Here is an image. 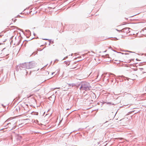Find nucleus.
I'll return each mask as SVG.
<instances>
[{"instance_id":"nucleus-1","label":"nucleus","mask_w":146,"mask_h":146,"mask_svg":"<svg viewBox=\"0 0 146 146\" xmlns=\"http://www.w3.org/2000/svg\"><path fill=\"white\" fill-rule=\"evenodd\" d=\"M81 86L80 88V90H85L86 91L90 90L91 87L90 83L86 82H83L80 84Z\"/></svg>"},{"instance_id":"nucleus-2","label":"nucleus","mask_w":146,"mask_h":146,"mask_svg":"<svg viewBox=\"0 0 146 146\" xmlns=\"http://www.w3.org/2000/svg\"><path fill=\"white\" fill-rule=\"evenodd\" d=\"M36 64L35 62L32 61L29 62V63L27 62V69H30L33 68L36 66Z\"/></svg>"},{"instance_id":"nucleus-3","label":"nucleus","mask_w":146,"mask_h":146,"mask_svg":"<svg viewBox=\"0 0 146 146\" xmlns=\"http://www.w3.org/2000/svg\"><path fill=\"white\" fill-rule=\"evenodd\" d=\"M129 28L127 27L124 28L122 29L121 30H118L117 29V30L119 32H124L125 33H129Z\"/></svg>"},{"instance_id":"nucleus-4","label":"nucleus","mask_w":146,"mask_h":146,"mask_svg":"<svg viewBox=\"0 0 146 146\" xmlns=\"http://www.w3.org/2000/svg\"><path fill=\"white\" fill-rule=\"evenodd\" d=\"M27 62H25L21 64H19V68H24L25 70V69H27Z\"/></svg>"},{"instance_id":"nucleus-5","label":"nucleus","mask_w":146,"mask_h":146,"mask_svg":"<svg viewBox=\"0 0 146 146\" xmlns=\"http://www.w3.org/2000/svg\"><path fill=\"white\" fill-rule=\"evenodd\" d=\"M118 78L120 80V82L123 81V80H126L125 78H127L124 77L123 76H118Z\"/></svg>"},{"instance_id":"nucleus-6","label":"nucleus","mask_w":146,"mask_h":146,"mask_svg":"<svg viewBox=\"0 0 146 146\" xmlns=\"http://www.w3.org/2000/svg\"><path fill=\"white\" fill-rule=\"evenodd\" d=\"M102 103L103 104H104L105 103H106L107 104H109V105H114L116 104H114L113 103H111V102H104V101Z\"/></svg>"},{"instance_id":"nucleus-7","label":"nucleus","mask_w":146,"mask_h":146,"mask_svg":"<svg viewBox=\"0 0 146 146\" xmlns=\"http://www.w3.org/2000/svg\"><path fill=\"white\" fill-rule=\"evenodd\" d=\"M68 86L69 87H74L76 86V84L74 83H72V84H68Z\"/></svg>"},{"instance_id":"nucleus-8","label":"nucleus","mask_w":146,"mask_h":146,"mask_svg":"<svg viewBox=\"0 0 146 146\" xmlns=\"http://www.w3.org/2000/svg\"><path fill=\"white\" fill-rule=\"evenodd\" d=\"M70 61H65L64 62L65 63V64H66L67 65V66H68L70 64Z\"/></svg>"},{"instance_id":"nucleus-9","label":"nucleus","mask_w":146,"mask_h":146,"mask_svg":"<svg viewBox=\"0 0 146 146\" xmlns=\"http://www.w3.org/2000/svg\"><path fill=\"white\" fill-rule=\"evenodd\" d=\"M106 119L107 120V121H106L105 123H106L107 122H108L109 121L111 120V119H110V117L109 116H107V117H106Z\"/></svg>"},{"instance_id":"nucleus-10","label":"nucleus","mask_w":146,"mask_h":146,"mask_svg":"<svg viewBox=\"0 0 146 146\" xmlns=\"http://www.w3.org/2000/svg\"><path fill=\"white\" fill-rule=\"evenodd\" d=\"M15 125H13L12 127H11L10 128V129H9V130H11L13 129H15Z\"/></svg>"},{"instance_id":"nucleus-11","label":"nucleus","mask_w":146,"mask_h":146,"mask_svg":"<svg viewBox=\"0 0 146 146\" xmlns=\"http://www.w3.org/2000/svg\"><path fill=\"white\" fill-rule=\"evenodd\" d=\"M42 40H49V45H50V43L51 41V39H46V38H43L42 39Z\"/></svg>"},{"instance_id":"nucleus-12","label":"nucleus","mask_w":146,"mask_h":146,"mask_svg":"<svg viewBox=\"0 0 146 146\" xmlns=\"http://www.w3.org/2000/svg\"><path fill=\"white\" fill-rule=\"evenodd\" d=\"M108 74L109 76H110L111 75H112L113 76L112 77H113V76H115V75L114 74L111 73H108Z\"/></svg>"},{"instance_id":"nucleus-13","label":"nucleus","mask_w":146,"mask_h":146,"mask_svg":"<svg viewBox=\"0 0 146 146\" xmlns=\"http://www.w3.org/2000/svg\"><path fill=\"white\" fill-rule=\"evenodd\" d=\"M127 51L128 52H131V53H133L134 54H135V52H132V51Z\"/></svg>"},{"instance_id":"nucleus-14","label":"nucleus","mask_w":146,"mask_h":146,"mask_svg":"<svg viewBox=\"0 0 146 146\" xmlns=\"http://www.w3.org/2000/svg\"><path fill=\"white\" fill-rule=\"evenodd\" d=\"M105 56H106V57H108L109 56V55L108 54H106V55Z\"/></svg>"},{"instance_id":"nucleus-15","label":"nucleus","mask_w":146,"mask_h":146,"mask_svg":"<svg viewBox=\"0 0 146 146\" xmlns=\"http://www.w3.org/2000/svg\"><path fill=\"white\" fill-rule=\"evenodd\" d=\"M68 58V56L65 57L63 59V60L66 59V58Z\"/></svg>"},{"instance_id":"nucleus-16","label":"nucleus","mask_w":146,"mask_h":146,"mask_svg":"<svg viewBox=\"0 0 146 146\" xmlns=\"http://www.w3.org/2000/svg\"><path fill=\"white\" fill-rule=\"evenodd\" d=\"M11 123H7V125H9V126H10V125H11ZM8 127H9V126Z\"/></svg>"},{"instance_id":"nucleus-17","label":"nucleus","mask_w":146,"mask_h":146,"mask_svg":"<svg viewBox=\"0 0 146 146\" xmlns=\"http://www.w3.org/2000/svg\"><path fill=\"white\" fill-rule=\"evenodd\" d=\"M140 70L141 71L142 70H143V68H140Z\"/></svg>"},{"instance_id":"nucleus-18","label":"nucleus","mask_w":146,"mask_h":146,"mask_svg":"<svg viewBox=\"0 0 146 146\" xmlns=\"http://www.w3.org/2000/svg\"><path fill=\"white\" fill-rule=\"evenodd\" d=\"M48 8L49 9H52V7H48Z\"/></svg>"},{"instance_id":"nucleus-19","label":"nucleus","mask_w":146,"mask_h":146,"mask_svg":"<svg viewBox=\"0 0 146 146\" xmlns=\"http://www.w3.org/2000/svg\"><path fill=\"white\" fill-rule=\"evenodd\" d=\"M16 20H16V19H15V20H14V22H15L16 21Z\"/></svg>"},{"instance_id":"nucleus-20","label":"nucleus","mask_w":146,"mask_h":146,"mask_svg":"<svg viewBox=\"0 0 146 146\" xmlns=\"http://www.w3.org/2000/svg\"><path fill=\"white\" fill-rule=\"evenodd\" d=\"M118 40V39H117L116 38H115V39L114 40Z\"/></svg>"},{"instance_id":"nucleus-21","label":"nucleus","mask_w":146,"mask_h":146,"mask_svg":"<svg viewBox=\"0 0 146 146\" xmlns=\"http://www.w3.org/2000/svg\"><path fill=\"white\" fill-rule=\"evenodd\" d=\"M107 81H108V82H109V80L108 79H107Z\"/></svg>"},{"instance_id":"nucleus-22","label":"nucleus","mask_w":146,"mask_h":146,"mask_svg":"<svg viewBox=\"0 0 146 146\" xmlns=\"http://www.w3.org/2000/svg\"><path fill=\"white\" fill-rule=\"evenodd\" d=\"M18 29H19V30H20V31H21V30H22V29H20V28H18Z\"/></svg>"},{"instance_id":"nucleus-23","label":"nucleus","mask_w":146,"mask_h":146,"mask_svg":"<svg viewBox=\"0 0 146 146\" xmlns=\"http://www.w3.org/2000/svg\"><path fill=\"white\" fill-rule=\"evenodd\" d=\"M19 44V42L18 43L17 45H18Z\"/></svg>"},{"instance_id":"nucleus-24","label":"nucleus","mask_w":146,"mask_h":146,"mask_svg":"<svg viewBox=\"0 0 146 146\" xmlns=\"http://www.w3.org/2000/svg\"><path fill=\"white\" fill-rule=\"evenodd\" d=\"M54 72H53V73H52V75H53V74H54Z\"/></svg>"},{"instance_id":"nucleus-25","label":"nucleus","mask_w":146,"mask_h":146,"mask_svg":"<svg viewBox=\"0 0 146 146\" xmlns=\"http://www.w3.org/2000/svg\"><path fill=\"white\" fill-rule=\"evenodd\" d=\"M98 75H97V78H96V79L97 78H98Z\"/></svg>"},{"instance_id":"nucleus-26","label":"nucleus","mask_w":146,"mask_h":146,"mask_svg":"<svg viewBox=\"0 0 146 146\" xmlns=\"http://www.w3.org/2000/svg\"><path fill=\"white\" fill-rule=\"evenodd\" d=\"M36 115H38V113H36Z\"/></svg>"},{"instance_id":"nucleus-27","label":"nucleus","mask_w":146,"mask_h":146,"mask_svg":"<svg viewBox=\"0 0 146 146\" xmlns=\"http://www.w3.org/2000/svg\"><path fill=\"white\" fill-rule=\"evenodd\" d=\"M125 54H128L127 53H125Z\"/></svg>"},{"instance_id":"nucleus-28","label":"nucleus","mask_w":146,"mask_h":146,"mask_svg":"<svg viewBox=\"0 0 146 146\" xmlns=\"http://www.w3.org/2000/svg\"><path fill=\"white\" fill-rule=\"evenodd\" d=\"M27 31H29V30H26V32H27Z\"/></svg>"},{"instance_id":"nucleus-29","label":"nucleus","mask_w":146,"mask_h":146,"mask_svg":"<svg viewBox=\"0 0 146 146\" xmlns=\"http://www.w3.org/2000/svg\"><path fill=\"white\" fill-rule=\"evenodd\" d=\"M107 50H106L105 51H104V52H106Z\"/></svg>"},{"instance_id":"nucleus-30","label":"nucleus","mask_w":146,"mask_h":146,"mask_svg":"<svg viewBox=\"0 0 146 146\" xmlns=\"http://www.w3.org/2000/svg\"><path fill=\"white\" fill-rule=\"evenodd\" d=\"M112 50L113 51H114L116 52V51L115 50Z\"/></svg>"},{"instance_id":"nucleus-31","label":"nucleus","mask_w":146,"mask_h":146,"mask_svg":"<svg viewBox=\"0 0 146 146\" xmlns=\"http://www.w3.org/2000/svg\"><path fill=\"white\" fill-rule=\"evenodd\" d=\"M26 43H25V44H24V45H25H25H26Z\"/></svg>"},{"instance_id":"nucleus-32","label":"nucleus","mask_w":146,"mask_h":146,"mask_svg":"<svg viewBox=\"0 0 146 146\" xmlns=\"http://www.w3.org/2000/svg\"><path fill=\"white\" fill-rule=\"evenodd\" d=\"M73 54H71V55L72 56V55H73Z\"/></svg>"},{"instance_id":"nucleus-33","label":"nucleus","mask_w":146,"mask_h":146,"mask_svg":"<svg viewBox=\"0 0 146 146\" xmlns=\"http://www.w3.org/2000/svg\"><path fill=\"white\" fill-rule=\"evenodd\" d=\"M144 31H146V29H145V30H144Z\"/></svg>"},{"instance_id":"nucleus-34","label":"nucleus","mask_w":146,"mask_h":146,"mask_svg":"<svg viewBox=\"0 0 146 146\" xmlns=\"http://www.w3.org/2000/svg\"><path fill=\"white\" fill-rule=\"evenodd\" d=\"M98 144H99V143H100V142H98Z\"/></svg>"},{"instance_id":"nucleus-35","label":"nucleus","mask_w":146,"mask_h":146,"mask_svg":"<svg viewBox=\"0 0 146 146\" xmlns=\"http://www.w3.org/2000/svg\"><path fill=\"white\" fill-rule=\"evenodd\" d=\"M111 82H113V80H111Z\"/></svg>"},{"instance_id":"nucleus-36","label":"nucleus","mask_w":146,"mask_h":146,"mask_svg":"<svg viewBox=\"0 0 146 146\" xmlns=\"http://www.w3.org/2000/svg\"><path fill=\"white\" fill-rule=\"evenodd\" d=\"M138 60V59H137H137H136V60Z\"/></svg>"},{"instance_id":"nucleus-37","label":"nucleus","mask_w":146,"mask_h":146,"mask_svg":"<svg viewBox=\"0 0 146 146\" xmlns=\"http://www.w3.org/2000/svg\"><path fill=\"white\" fill-rule=\"evenodd\" d=\"M133 60V59H131V60Z\"/></svg>"},{"instance_id":"nucleus-38","label":"nucleus","mask_w":146,"mask_h":146,"mask_svg":"<svg viewBox=\"0 0 146 146\" xmlns=\"http://www.w3.org/2000/svg\"><path fill=\"white\" fill-rule=\"evenodd\" d=\"M12 42V40L11 41V43Z\"/></svg>"},{"instance_id":"nucleus-39","label":"nucleus","mask_w":146,"mask_h":146,"mask_svg":"<svg viewBox=\"0 0 146 146\" xmlns=\"http://www.w3.org/2000/svg\"><path fill=\"white\" fill-rule=\"evenodd\" d=\"M18 16H20V15H18Z\"/></svg>"},{"instance_id":"nucleus-40","label":"nucleus","mask_w":146,"mask_h":146,"mask_svg":"<svg viewBox=\"0 0 146 146\" xmlns=\"http://www.w3.org/2000/svg\"><path fill=\"white\" fill-rule=\"evenodd\" d=\"M2 106H3V104H2Z\"/></svg>"}]
</instances>
